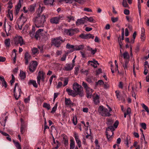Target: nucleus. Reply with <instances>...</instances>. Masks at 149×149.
<instances>
[{
  "label": "nucleus",
  "instance_id": "nucleus-1",
  "mask_svg": "<svg viewBox=\"0 0 149 149\" xmlns=\"http://www.w3.org/2000/svg\"><path fill=\"white\" fill-rule=\"evenodd\" d=\"M45 16L44 15H37L33 19L35 24L37 28L44 26V23L45 21Z\"/></svg>",
  "mask_w": 149,
  "mask_h": 149
},
{
  "label": "nucleus",
  "instance_id": "nucleus-2",
  "mask_svg": "<svg viewBox=\"0 0 149 149\" xmlns=\"http://www.w3.org/2000/svg\"><path fill=\"white\" fill-rule=\"evenodd\" d=\"M73 89L76 95H79L81 97L84 95V91L81 86L77 83H75L73 85Z\"/></svg>",
  "mask_w": 149,
  "mask_h": 149
},
{
  "label": "nucleus",
  "instance_id": "nucleus-3",
  "mask_svg": "<svg viewBox=\"0 0 149 149\" xmlns=\"http://www.w3.org/2000/svg\"><path fill=\"white\" fill-rule=\"evenodd\" d=\"M64 40L62 39V38L60 36L58 37L55 38H53L52 41V45L56 47H60L61 43L63 42Z\"/></svg>",
  "mask_w": 149,
  "mask_h": 149
},
{
  "label": "nucleus",
  "instance_id": "nucleus-4",
  "mask_svg": "<svg viewBox=\"0 0 149 149\" xmlns=\"http://www.w3.org/2000/svg\"><path fill=\"white\" fill-rule=\"evenodd\" d=\"M13 92L15 99L17 100L20 97L21 93V89L19 87L18 83L15 84L13 89Z\"/></svg>",
  "mask_w": 149,
  "mask_h": 149
},
{
  "label": "nucleus",
  "instance_id": "nucleus-5",
  "mask_svg": "<svg viewBox=\"0 0 149 149\" xmlns=\"http://www.w3.org/2000/svg\"><path fill=\"white\" fill-rule=\"evenodd\" d=\"M82 85L86 90L87 97L88 98H91L93 92V90L89 88L87 84L84 81L82 82Z\"/></svg>",
  "mask_w": 149,
  "mask_h": 149
},
{
  "label": "nucleus",
  "instance_id": "nucleus-6",
  "mask_svg": "<svg viewBox=\"0 0 149 149\" xmlns=\"http://www.w3.org/2000/svg\"><path fill=\"white\" fill-rule=\"evenodd\" d=\"M98 111L100 114L103 116H109L111 115L107 109L102 106H100L98 109Z\"/></svg>",
  "mask_w": 149,
  "mask_h": 149
},
{
  "label": "nucleus",
  "instance_id": "nucleus-7",
  "mask_svg": "<svg viewBox=\"0 0 149 149\" xmlns=\"http://www.w3.org/2000/svg\"><path fill=\"white\" fill-rule=\"evenodd\" d=\"M63 15H59L58 16L52 18L50 19V23L53 24H57L59 23L60 20L63 19Z\"/></svg>",
  "mask_w": 149,
  "mask_h": 149
},
{
  "label": "nucleus",
  "instance_id": "nucleus-8",
  "mask_svg": "<svg viewBox=\"0 0 149 149\" xmlns=\"http://www.w3.org/2000/svg\"><path fill=\"white\" fill-rule=\"evenodd\" d=\"M79 32L78 29L77 28L70 29H65V33L67 35L72 36Z\"/></svg>",
  "mask_w": 149,
  "mask_h": 149
},
{
  "label": "nucleus",
  "instance_id": "nucleus-9",
  "mask_svg": "<svg viewBox=\"0 0 149 149\" xmlns=\"http://www.w3.org/2000/svg\"><path fill=\"white\" fill-rule=\"evenodd\" d=\"M14 41L16 45L19 44L21 46L25 44L22 37L20 36H15L14 38Z\"/></svg>",
  "mask_w": 149,
  "mask_h": 149
},
{
  "label": "nucleus",
  "instance_id": "nucleus-10",
  "mask_svg": "<svg viewBox=\"0 0 149 149\" xmlns=\"http://www.w3.org/2000/svg\"><path fill=\"white\" fill-rule=\"evenodd\" d=\"M45 74L42 71H39L37 77V82L38 84L40 85V81H44Z\"/></svg>",
  "mask_w": 149,
  "mask_h": 149
},
{
  "label": "nucleus",
  "instance_id": "nucleus-11",
  "mask_svg": "<svg viewBox=\"0 0 149 149\" xmlns=\"http://www.w3.org/2000/svg\"><path fill=\"white\" fill-rule=\"evenodd\" d=\"M38 65L37 62L35 61L32 62L29 65V69L31 72H33L36 70Z\"/></svg>",
  "mask_w": 149,
  "mask_h": 149
},
{
  "label": "nucleus",
  "instance_id": "nucleus-12",
  "mask_svg": "<svg viewBox=\"0 0 149 149\" xmlns=\"http://www.w3.org/2000/svg\"><path fill=\"white\" fill-rule=\"evenodd\" d=\"M79 37L80 38L82 39H88L90 38L93 39L94 36L90 33L86 34L84 33H81L79 35Z\"/></svg>",
  "mask_w": 149,
  "mask_h": 149
},
{
  "label": "nucleus",
  "instance_id": "nucleus-13",
  "mask_svg": "<svg viewBox=\"0 0 149 149\" xmlns=\"http://www.w3.org/2000/svg\"><path fill=\"white\" fill-rule=\"evenodd\" d=\"M120 56H121V57H119V59L120 62L121 63H123L122 62V56H123L124 59H125L126 60L129 61V59L130 58V56L129 54L127 52H125L123 54H121Z\"/></svg>",
  "mask_w": 149,
  "mask_h": 149
},
{
  "label": "nucleus",
  "instance_id": "nucleus-14",
  "mask_svg": "<svg viewBox=\"0 0 149 149\" xmlns=\"http://www.w3.org/2000/svg\"><path fill=\"white\" fill-rule=\"evenodd\" d=\"M74 136L75 139L76 141L77 144L79 147H80L81 146V141L79 139V136L78 134L75 132L74 134Z\"/></svg>",
  "mask_w": 149,
  "mask_h": 149
},
{
  "label": "nucleus",
  "instance_id": "nucleus-15",
  "mask_svg": "<svg viewBox=\"0 0 149 149\" xmlns=\"http://www.w3.org/2000/svg\"><path fill=\"white\" fill-rule=\"evenodd\" d=\"M31 56L27 52H26L24 54V59L25 60V64L28 65L29 61L31 59Z\"/></svg>",
  "mask_w": 149,
  "mask_h": 149
},
{
  "label": "nucleus",
  "instance_id": "nucleus-16",
  "mask_svg": "<svg viewBox=\"0 0 149 149\" xmlns=\"http://www.w3.org/2000/svg\"><path fill=\"white\" fill-rule=\"evenodd\" d=\"M86 18L84 17L80 19H78L76 22V25L77 26L84 24L86 22Z\"/></svg>",
  "mask_w": 149,
  "mask_h": 149
},
{
  "label": "nucleus",
  "instance_id": "nucleus-17",
  "mask_svg": "<svg viewBox=\"0 0 149 149\" xmlns=\"http://www.w3.org/2000/svg\"><path fill=\"white\" fill-rule=\"evenodd\" d=\"M92 97L95 104H97L100 103L99 96L97 94H94Z\"/></svg>",
  "mask_w": 149,
  "mask_h": 149
},
{
  "label": "nucleus",
  "instance_id": "nucleus-18",
  "mask_svg": "<svg viewBox=\"0 0 149 149\" xmlns=\"http://www.w3.org/2000/svg\"><path fill=\"white\" fill-rule=\"evenodd\" d=\"M88 64L95 68L97 67V65H99L97 61L93 59L92 61H89L88 62Z\"/></svg>",
  "mask_w": 149,
  "mask_h": 149
},
{
  "label": "nucleus",
  "instance_id": "nucleus-19",
  "mask_svg": "<svg viewBox=\"0 0 149 149\" xmlns=\"http://www.w3.org/2000/svg\"><path fill=\"white\" fill-rule=\"evenodd\" d=\"M66 91L69 95H71L73 97H75L76 96V94L74 91L72 90L69 88H67Z\"/></svg>",
  "mask_w": 149,
  "mask_h": 149
},
{
  "label": "nucleus",
  "instance_id": "nucleus-20",
  "mask_svg": "<svg viewBox=\"0 0 149 149\" xmlns=\"http://www.w3.org/2000/svg\"><path fill=\"white\" fill-rule=\"evenodd\" d=\"M74 64H67L65 67V69L66 71H69L72 70L74 67Z\"/></svg>",
  "mask_w": 149,
  "mask_h": 149
},
{
  "label": "nucleus",
  "instance_id": "nucleus-21",
  "mask_svg": "<svg viewBox=\"0 0 149 149\" xmlns=\"http://www.w3.org/2000/svg\"><path fill=\"white\" fill-rule=\"evenodd\" d=\"M43 29H39L36 32L34 35V37L37 39L38 37L40 36V35L41 34V32L43 31Z\"/></svg>",
  "mask_w": 149,
  "mask_h": 149
},
{
  "label": "nucleus",
  "instance_id": "nucleus-22",
  "mask_svg": "<svg viewBox=\"0 0 149 149\" xmlns=\"http://www.w3.org/2000/svg\"><path fill=\"white\" fill-rule=\"evenodd\" d=\"M36 6V4L30 6L28 8V11L31 12H33L34 11Z\"/></svg>",
  "mask_w": 149,
  "mask_h": 149
},
{
  "label": "nucleus",
  "instance_id": "nucleus-23",
  "mask_svg": "<svg viewBox=\"0 0 149 149\" xmlns=\"http://www.w3.org/2000/svg\"><path fill=\"white\" fill-rule=\"evenodd\" d=\"M21 7V4L20 1H19L15 7V13L16 14H17Z\"/></svg>",
  "mask_w": 149,
  "mask_h": 149
},
{
  "label": "nucleus",
  "instance_id": "nucleus-24",
  "mask_svg": "<svg viewBox=\"0 0 149 149\" xmlns=\"http://www.w3.org/2000/svg\"><path fill=\"white\" fill-rule=\"evenodd\" d=\"M45 8V7H41V6L39 5V8L37 11V15H41L40 14L42 13Z\"/></svg>",
  "mask_w": 149,
  "mask_h": 149
},
{
  "label": "nucleus",
  "instance_id": "nucleus-25",
  "mask_svg": "<svg viewBox=\"0 0 149 149\" xmlns=\"http://www.w3.org/2000/svg\"><path fill=\"white\" fill-rule=\"evenodd\" d=\"M108 131V130L107 129L106 130V135L107 136V138L108 141H110L112 139V136L113 134V132H112V134L111 135H110L109 134V132Z\"/></svg>",
  "mask_w": 149,
  "mask_h": 149
},
{
  "label": "nucleus",
  "instance_id": "nucleus-26",
  "mask_svg": "<svg viewBox=\"0 0 149 149\" xmlns=\"http://www.w3.org/2000/svg\"><path fill=\"white\" fill-rule=\"evenodd\" d=\"M84 45H83L75 46L74 50H79L82 49L84 48Z\"/></svg>",
  "mask_w": 149,
  "mask_h": 149
},
{
  "label": "nucleus",
  "instance_id": "nucleus-27",
  "mask_svg": "<svg viewBox=\"0 0 149 149\" xmlns=\"http://www.w3.org/2000/svg\"><path fill=\"white\" fill-rule=\"evenodd\" d=\"M54 0H44V1L45 4L46 5H52Z\"/></svg>",
  "mask_w": 149,
  "mask_h": 149
},
{
  "label": "nucleus",
  "instance_id": "nucleus-28",
  "mask_svg": "<svg viewBox=\"0 0 149 149\" xmlns=\"http://www.w3.org/2000/svg\"><path fill=\"white\" fill-rule=\"evenodd\" d=\"M29 84H32L33 86L36 88H37L38 87V85L36 81L33 80H30L29 82Z\"/></svg>",
  "mask_w": 149,
  "mask_h": 149
},
{
  "label": "nucleus",
  "instance_id": "nucleus-29",
  "mask_svg": "<svg viewBox=\"0 0 149 149\" xmlns=\"http://www.w3.org/2000/svg\"><path fill=\"white\" fill-rule=\"evenodd\" d=\"M141 3L143 2V0H141ZM138 8L139 12V16H141V3H140V0H138Z\"/></svg>",
  "mask_w": 149,
  "mask_h": 149
},
{
  "label": "nucleus",
  "instance_id": "nucleus-30",
  "mask_svg": "<svg viewBox=\"0 0 149 149\" xmlns=\"http://www.w3.org/2000/svg\"><path fill=\"white\" fill-rule=\"evenodd\" d=\"M65 104L68 106H70L72 105V103L70 98H65Z\"/></svg>",
  "mask_w": 149,
  "mask_h": 149
},
{
  "label": "nucleus",
  "instance_id": "nucleus-31",
  "mask_svg": "<svg viewBox=\"0 0 149 149\" xmlns=\"http://www.w3.org/2000/svg\"><path fill=\"white\" fill-rule=\"evenodd\" d=\"M35 30L36 29L35 27L33 26L32 30L29 32L30 35L32 38L34 36V34Z\"/></svg>",
  "mask_w": 149,
  "mask_h": 149
},
{
  "label": "nucleus",
  "instance_id": "nucleus-32",
  "mask_svg": "<svg viewBox=\"0 0 149 149\" xmlns=\"http://www.w3.org/2000/svg\"><path fill=\"white\" fill-rule=\"evenodd\" d=\"M63 141L65 146H66L68 145V140L67 137L66 136H64L63 137Z\"/></svg>",
  "mask_w": 149,
  "mask_h": 149
},
{
  "label": "nucleus",
  "instance_id": "nucleus-33",
  "mask_svg": "<svg viewBox=\"0 0 149 149\" xmlns=\"http://www.w3.org/2000/svg\"><path fill=\"white\" fill-rule=\"evenodd\" d=\"M75 147V143L73 140H70V149H74Z\"/></svg>",
  "mask_w": 149,
  "mask_h": 149
},
{
  "label": "nucleus",
  "instance_id": "nucleus-34",
  "mask_svg": "<svg viewBox=\"0 0 149 149\" xmlns=\"http://www.w3.org/2000/svg\"><path fill=\"white\" fill-rule=\"evenodd\" d=\"M4 43L6 47H9L10 45V39H6L4 41Z\"/></svg>",
  "mask_w": 149,
  "mask_h": 149
},
{
  "label": "nucleus",
  "instance_id": "nucleus-35",
  "mask_svg": "<svg viewBox=\"0 0 149 149\" xmlns=\"http://www.w3.org/2000/svg\"><path fill=\"white\" fill-rule=\"evenodd\" d=\"M31 50L32 53L33 54H38L39 53L38 50L37 48L33 47L32 49Z\"/></svg>",
  "mask_w": 149,
  "mask_h": 149
},
{
  "label": "nucleus",
  "instance_id": "nucleus-36",
  "mask_svg": "<svg viewBox=\"0 0 149 149\" xmlns=\"http://www.w3.org/2000/svg\"><path fill=\"white\" fill-rule=\"evenodd\" d=\"M75 46L73 45H71L69 43H67L66 45V48L68 49H73L74 50Z\"/></svg>",
  "mask_w": 149,
  "mask_h": 149
},
{
  "label": "nucleus",
  "instance_id": "nucleus-37",
  "mask_svg": "<svg viewBox=\"0 0 149 149\" xmlns=\"http://www.w3.org/2000/svg\"><path fill=\"white\" fill-rule=\"evenodd\" d=\"M19 76L21 79H24L26 77L25 73L23 71L20 72L19 74Z\"/></svg>",
  "mask_w": 149,
  "mask_h": 149
},
{
  "label": "nucleus",
  "instance_id": "nucleus-38",
  "mask_svg": "<svg viewBox=\"0 0 149 149\" xmlns=\"http://www.w3.org/2000/svg\"><path fill=\"white\" fill-rule=\"evenodd\" d=\"M25 127V126L24 125L22 124L20 127V132L21 134H23L24 132Z\"/></svg>",
  "mask_w": 149,
  "mask_h": 149
},
{
  "label": "nucleus",
  "instance_id": "nucleus-39",
  "mask_svg": "<svg viewBox=\"0 0 149 149\" xmlns=\"http://www.w3.org/2000/svg\"><path fill=\"white\" fill-rule=\"evenodd\" d=\"M43 107L46 108L47 109L49 110L50 108V106L49 104H47V103H44L43 105Z\"/></svg>",
  "mask_w": 149,
  "mask_h": 149
},
{
  "label": "nucleus",
  "instance_id": "nucleus-40",
  "mask_svg": "<svg viewBox=\"0 0 149 149\" xmlns=\"http://www.w3.org/2000/svg\"><path fill=\"white\" fill-rule=\"evenodd\" d=\"M129 61L125 60L124 64H123V67L124 69L125 70L127 69V68L128 67V63Z\"/></svg>",
  "mask_w": 149,
  "mask_h": 149
},
{
  "label": "nucleus",
  "instance_id": "nucleus-41",
  "mask_svg": "<svg viewBox=\"0 0 149 149\" xmlns=\"http://www.w3.org/2000/svg\"><path fill=\"white\" fill-rule=\"evenodd\" d=\"M5 23L4 24V28H5V31L6 33L7 36H8V34L7 33V31L8 32L10 31V25H8L6 27V26H5Z\"/></svg>",
  "mask_w": 149,
  "mask_h": 149
},
{
  "label": "nucleus",
  "instance_id": "nucleus-42",
  "mask_svg": "<svg viewBox=\"0 0 149 149\" xmlns=\"http://www.w3.org/2000/svg\"><path fill=\"white\" fill-rule=\"evenodd\" d=\"M72 123L74 125H76L77 123V118L76 116H74L72 118Z\"/></svg>",
  "mask_w": 149,
  "mask_h": 149
},
{
  "label": "nucleus",
  "instance_id": "nucleus-43",
  "mask_svg": "<svg viewBox=\"0 0 149 149\" xmlns=\"http://www.w3.org/2000/svg\"><path fill=\"white\" fill-rule=\"evenodd\" d=\"M142 106L143 108L148 113H149V110L148 107L146 105L144 104H142Z\"/></svg>",
  "mask_w": 149,
  "mask_h": 149
},
{
  "label": "nucleus",
  "instance_id": "nucleus-44",
  "mask_svg": "<svg viewBox=\"0 0 149 149\" xmlns=\"http://www.w3.org/2000/svg\"><path fill=\"white\" fill-rule=\"evenodd\" d=\"M68 79L67 78H65L63 81V86L64 87L67 85L68 83Z\"/></svg>",
  "mask_w": 149,
  "mask_h": 149
},
{
  "label": "nucleus",
  "instance_id": "nucleus-45",
  "mask_svg": "<svg viewBox=\"0 0 149 149\" xmlns=\"http://www.w3.org/2000/svg\"><path fill=\"white\" fill-rule=\"evenodd\" d=\"M86 18V21H88L90 22H93V19L92 17H91L89 18L87 16L85 17Z\"/></svg>",
  "mask_w": 149,
  "mask_h": 149
},
{
  "label": "nucleus",
  "instance_id": "nucleus-46",
  "mask_svg": "<svg viewBox=\"0 0 149 149\" xmlns=\"http://www.w3.org/2000/svg\"><path fill=\"white\" fill-rule=\"evenodd\" d=\"M67 20H68V21L69 22H70L71 20H74V17L73 16H68L67 17Z\"/></svg>",
  "mask_w": 149,
  "mask_h": 149
},
{
  "label": "nucleus",
  "instance_id": "nucleus-47",
  "mask_svg": "<svg viewBox=\"0 0 149 149\" xmlns=\"http://www.w3.org/2000/svg\"><path fill=\"white\" fill-rule=\"evenodd\" d=\"M68 53H66L63 55L62 57L61 58V60L62 61H65L66 58V57L68 55Z\"/></svg>",
  "mask_w": 149,
  "mask_h": 149
},
{
  "label": "nucleus",
  "instance_id": "nucleus-48",
  "mask_svg": "<svg viewBox=\"0 0 149 149\" xmlns=\"http://www.w3.org/2000/svg\"><path fill=\"white\" fill-rule=\"evenodd\" d=\"M89 51L91 52L92 54H94L96 52L97 49H93L92 48H90L89 49Z\"/></svg>",
  "mask_w": 149,
  "mask_h": 149
},
{
  "label": "nucleus",
  "instance_id": "nucleus-49",
  "mask_svg": "<svg viewBox=\"0 0 149 149\" xmlns=\"http://www.w3.org/2000/svg\"><path fill=\"white\" fill-rule=\"evenodd\" d=\"M79 70V67H75V71L74 72V74L76 75H77L78 73V72Z\"/></svg>",
  "mask_w": 149,
  "mask_h": 149
},
{
  "label": "nucleus",
  "instance_id": "nucleus-50",
  "mask_svg": "<svg viewBox=\"0 0 149 149\" xmlns=\"http://www.w3.org/2000/svg\"><path fill=\"white\" fill-rule=\"evenodd\" d=\"M104 82L101 80H99L96 83V85L97 86L99 85H101L104 84Z\"/></svg>",
  "mask_w": 149,
  "mask_h": 149
},
{
  "label": "nucleus",
  "instance_id": "nucleus-51",
  "mask_svg": "<svg viewBox=\"0 0 149 149\" xmlns=\"http://www.w3.org/2000/svg\"><path fill=\"white\" fill-rule=\"evenodd\" d=\"M15 144L17 149H21L20 145L18 142L15 143Z\"/></svg>",
  "mask_w": 149,
  "mask_h": 149
},
{
  "label": "nucleus",
  "instance_id": "nucleus-52",
  "mask_svg": "<svg viewBox=\"0 0 149 149\" xmlns=\"http://www.w3.org/2000/svg\"><path fill=\"white\" fill-rule=\"evenodd\" d=\"M123 5L125 7H128V5L127 3L126 0H125V1L123 0Z\"/></svg>",
  "mask_w": 149,
  "mask_h": 149
},
{
  "label": "nucleus",
  "instance_id": "nucleus-53",
  "mask_svg": "<svg viewBox=\"0 0 149 149\" xmlns=\"http://www.w3.org/2000/svg\"><path fill=\"white\" fill-rule=\"evenodd\" d=\"M141 126L144 130H146V125L145 123H141Z\"/></svg>",
  "mask_w": 149,
  "mask_h": 149
},
{
  "label": "nucleus",
  "instance_id": "nucleus-54",
  "mask_svg": "<svg viewBox=\"0 0 149 149\" xmlns=\"http://www.w3.org/2000/svg\"><path fill=\"white\" fill-rule=\"evenodd\" d=\"M118 17H112L111 18V20L112 22L113 23L115 22H117L118 20Z\"/></svg>",
  "mask_w": 149,
  "mask_h": 149
},
{
  "label": "nucleus",
  "instance_id": "nucleus-55",
  "mask_svg": "<svg viewBox=\"0 0 149 149\" xmlns=\"http://www.w3.org/2000/svg\"><path fill=\"white\" fill-rule=\"evenodd\" d=\"M107 129L108 130H109V129H110L111 131V132H113V131L114 130V129L113 127L111 126H110L108 127V128H107ZM109 131V130H108V131Z\"/></svg>",
  "mask_w": 149,
  "mask_h": 149
},
{
  "label": "nucleus",
  "instance_id": "nucleus-56",
  "mask_svg": "<svg viewBox=\"0 0 149 149\" xmlns=\"http://www.w3.org/2000/svg\"><path fill=\"white\" fill-rule=\"evenodd\" d=\"M56 109H57V106H56V105H55V106H54L52 108V110L51 111V112L53 113H54L56 111Z\"/></svg>",
  "mask_w": 149,
  "mask_h": 149
},
{
  "label": "nucleus",
  "instance_id": "nucleus-57",
  "mask_svg": "<svg viewBox=\"0 0 149 149\" xmlns=\"http://www.w3.org/2000/svg\"><path fill=\"white\" fill-rule=\"evenodd\" d=\"M140 130L142 132V135L141 138V140H143V139H144L145 140V136L143 133V130L142 129H140Z\"/></svg>",
  "mask_w": 149,
  "mask_h": 149
},
{
  "label": "nucleus",
  "instance_id": "nucleus-58",
  "mask_svg": "<svg viewBox=\"0 0 149 149\" xmlns=\"http://www.w3.org/2000/svg\"><path fill=\"white\" fill-rule=\"evenodd\" d=\"M62 85V83L61 81L58 82V85L56 86L57 88H60Z\"/></svg>",
  "mask_w": 149,
  "mask_h": 149
},
{
  "label": "nucleus",
  "instance_id": "nucleus-59",
  "mask_svg": "<svg viewBox=\"0 0 149 149\" xmlns=\"http://www.w3.org/2000/svg\"><path fill=\"white\" fill-rule=\"evenodd\" d=\"M119 122L118 120L116 121L113 124V126L115 128H117Z\"/></svg>",
  "mask_w": 149,
  "mask_h": 149
},
{
  "label": "nucleus",
  "instance_id": "nucleus-60",
  "mask_svg": "<svg viewBox=\"0 0 149 149\" xmlns=\"http://www.w3.org/2000/svg\"><path fill=\"white\" fill-rule=\"evenodd\" d=\"M30 96H29L28 97L24 99V102L25 103H28L30 100Z\"/></svg>",
  "mask_w": 149,
  "mask_h": 149
},
{
  "label": "nucleus",
  "instance_id": "nucleus-61",
  "mask_svg": "<svg viewBox=\"0 0 149 149\" xmlns=\"http://www.w3.org/2000/svg\"><path fill=\"white\" fill-rule=\"evenodd\" d=\"M59 93H55L54 94V98H53V100L54 101L55 99L56 98L58 95H59Z\"/></svg>",
  "mask_w": 149,
  "mask_h": 149
},
{
  "label": "nucleus",
  "instance_id": "nucleus-62",
  "mask_svg": "<svg viewBox=\"0 0 149 149\" xmlns=\"http://www.w3.org/2000/svg\"><path fill=\"white\" fill-rule=\"evenodd\" d=\"M124 13L126 15H128L130 13V11L128 10L125 9L124 11Z\"/></svg>",
  "mask_w": 149,
  "mask_h": 149
},
{
  "label": "nucleus",
  "instance_id": "nucleus-63",
  "mask_svg": "<svg viewBox=\"0 0 149 149\" xmlns=\"http://www.w3.org/2000/svg\"><path fill=\"white\" fill-rule=\"evenodd\" d=\"M84 10L85 11L88 12H92V10L90 8H85L84 9Z\"/></svg>",
  "mask_w": 149,
  "mask_h": 149
},
{
  "label": "nucleus",
  "instance_id": "nucleus-64",
  "mask_svg": "<svg viewBox=\"0 0 149 149\" xmlns=\"http://www.w3.org/2000/svg\"><path fill=\"white\" fill-rule=\"evenodd\" d=\"M113 121L111 119H108L107 120V124L109 125H111L113 123Z\"/></svg>",
  "mask_w": 149,
  "mask_h": 149
}]
</instances>
